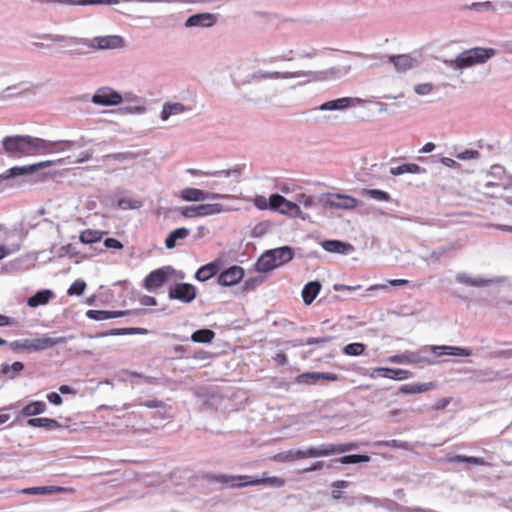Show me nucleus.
<instances>
[{
	"label": "nucleus",
	"instance_id": "ddd939ff",
	"mask_svg": "<svg viewBox=\"0 0 512 512\" xmlns=\"http://www.w3.org/2000/svg\"><path fill=\"white\" fill-rule=\"evenodd\" d=\"M338 375L331 372H304L296 377L298 384H315L318 380L337 381Z\"/></svg>",
	"mask_w": 512,
	"mask_h": 512
},
{
	"label": "nucleus",
	"instance_id": "f704fd0d",
	"mask_svg": "<svg viewBox=\"0 0 512 512\" xmlns=\"http://www.w3.org/2000/svg\"><path fill=\"white\" fill-rule=\"evenodd\" d=\"M104 232L94 229H86L80 233L79 239L83 244H93L99 242L103 237Z\"/></svg>",
	"mask_w": 512,
	"mask_h": 512
},
{
	"label": "nucleus",
	"instance_id": "58836bf2",
	"mask_svg": "<svg viewBox=\"0 0 512 512\" xmlns=\"http://www.w3.org/2000/svg\"><path fill=\"white\" fill-rule=\"evenodd\" d=\"M67 488L60 486H40L26 489L24 492L28 494H51L66 492Z\"/></svg>",
	"mask_w": 512,
	"mask_h": 512
},
{
	"label": "nucleus",
	"instance_id": "603ef678",
	"mask_svg": "<svg viewBox=\"0 0 512 512\" xmlns=\"http://www.w3.org/2000/svg\"><path fill=\"white\" fill-rule=\"evenodd\" d=\"M117 205L121 209H135L140 206V202L129 198H121L118 200Z\"/></svg>",
	"mask_w": 512,
	"mask_h": 512
},
{
	"label": "nucleus",
	"instance_id": "6ab92c4d",
	"mask_svg": "<svg viewBox=\"0 0 512 512\" xmlns=\"http://www.w3.org/2000/svg\"><path fill=\"white\" fill-rule=\"evenodd\" d=\"M360 100L357 98L343 97L336 100H331L323 103L320 106L321 110H341L359 104Z\"/></svg>",
	"mask_w": 512,
	"mask_h": 512
},
{
	"label": "nucleus",
	"instance_id": "4d7b16f0",
	"mask_svg": "<svg viewBox=\"0 0 512 512\" xmlns=\"http://www.w3.org/2000/svg\"><path fill=\"white\" fill-rule=\"evenodd\" d=\"M297 201L299 204L303 205L305 208H311L314 204V198L307 194H299L297 196Z\"/></svg>",
	"mask_w": 512,
	"mask_h": 512
},
{
	"label": "nucleus",
	"instance_id": "dca6fc26",
	"mask_svg": "<svg viewBox=\"0 0 512 512\" xmlns=\"http://www.w3.org/2000/svg\"><path fill=\"white\" fill-rule=\"evenodd\" d=\"M217 21V17L211 13H199L190 16L185 25L187 27H211Z\"/></svg>",
	"mask_w": 512,
	"mask_h": 512
},
{
	"label": "nucleus",
	"instance_id": "aec40b11",
	"mask_svg": "<svg viewBox=\"0 0 512 512\" xmlns=\"http://www.w3.org/2000/svg\"><path fill=\"white\" fill-rule=\"evenodd\" d=\"M189 234V229L185 227L177 228L171 231L165 239V247L167 249L175 248L178 244H180V241L186 239Z\"/></svg>",
	"mask_w": 512,
	"mask_h": 512
},
{
	"label": "nucleus",
	"instance_id": "a211bd4d",
	"mask_svg": "<svg viewBox=\"0 0 512 512\" xmlns=\"http://www.w3.org/2000/svg\"><path fill=\"white\" fill-rule=\"evenodd\" d=\"M389 62L392 63L395 69L399 72H405L412 69L417 61L407 54L389 56Z\"/></svg>",
	"mask_w": 512,
	"mask_h": 512
},
{
	"label": "nucleus",
	"instance_id": "a18cd8bd",
	"mask_svg": "<svg viewBox=\"0 0 512 512\" xmlns=\"http://www.w3.org/2000/svg\"><path fill=\"white\" fill-rule=\"evenodd\" d=\"M363 194L378 201H389L390 199V195L387 192L379 189H364Z\"/></svg>",
	"mask_w": 512,
	"mask_h": 512
},
{
	"label": "nucleus",
	"instance_id": "39448f33",
	"mask_svg": "<svg viewBox=\"0 0 512 512\" xmlns=\"http://www.w3.org/2000/svg\"><path fill=\"white\" fill-rule=\"evenodd\" d=\"M356 443L344 444H322L319 447H309L307 449L293 450V460L306 458L326 457L334 454H341L356 449Z\"/></svg>",
	"mask_w": 512,
	"mask_h": 512
},
{
	"label": "nucleus",
	"instance_id": "09e8293b",
	"mask_svg": "<svg viewBox=\"0 0 512 512\" xmlns=\"http://www.w3.org/2000/svg\"><path fill=\"white\" fill-rule=\"evenodd\" d=\"M285 201V197L280 194H272L269 197V205L271 210L279 211Z\"/></svg>",
	"mask_w": 512,
	"mask_h": 512
},
{
	"label": "nucleus",
	"instance_id": "4c0bfd02",
	"mask_svg": "<svg viewBox=\"0 0 512 512\" xmlns=\"http://www.w3.org/2000/svg\"><path fill=\"white\" fill-rule=\"evenodd\" d=\"M215 338V332L210 329H200L191 335V340L196 343H211Z\"/></svg>",
	"mask_w": 512,
	"mask_h": 512
},
{
	"label": "nucleus",
	"instance_id": "393cba45",
	"mask_svg": "<svg viewBox=\"0 0 512 512\" xmlns=\"http://www.w3.org/2000/svg\"><path fill=\"white\" fill-rule=\"evenodd\" d=\"M27 424L31 427L44 428L46 430H56L62 427L57 420L46 417L31 418L27 421Z\"/></svg>",
	"mask_w": 512,
	"mask_h": 512
},
{
	"label": "nucleus",
	"instance_id": "ea45409f",
	"mask_svg": "<svg viewBox=\"0 0 512 512\" xmlns=\"http://www.w3.org/2000/svg\"><path fill=\"white\" fill-rule=\"evenodd\" d=\"M331 337H311V338H308L305 342L302 341V340H294V341H290L289 343L293 346V347H299V346H304V345H312V344H325V343H328L331 341Z\"/></svg>",
	"mask_w": 512,
	"mask_h": 512
},
{
	"label": "nucleus",
	"instance_id": "5fc2aeb1",
	"mask_svg": "<svg viewBox=\"0 0 512 512\" xmlns=\"http://www.w3.org/2000/svg\"><path fill=\"white\" fill-rule=\"evenodd\" d=\"M80 5H114L118 4L119 0H79Z\"/></svg>",
	"mask_w": 512,
	"mask_h": 512
},
{
	"label": "nucleus",
	"instance_id": "c9c22d12",
	"mask_svg": "<svg viewBox=\"0 0 512 512\" xmlns=\"http://www.w3.org/2000/svg\"><path fill=\"white\" fill-rule=\"evenodd\" d=\"M186 110L185 106L181 103H166L163 106L161 118L163 121H166L171 115L180 114Z\"/></svg>",
	"mask_w": 512,
	"mask_h": 512
},
{
	"label": "nucleus",
	"instance_id": "4468645a",
	"mask_svg": "<svg viewBox=\"0 0 512 512\" xmlns=\"http://www.w3.org/2000/svg\"><path fill=\"white\" fill-rule=\"evenodd\" d=\"M168 274L163 268L150 272L143 281V287L148 291L161 288L167 281Z\"/></svg>",
	"mask_w": 512,
	"mask_h": 512
},
{
	"label": "nucleus",
	"instance_id": "0e129e2a",
	"mask_svg": "<svg viewBox=\"0 0 512 512\" xmlns=\"http://www.w3.org/2000/svg\"><path fill=\"white\" fill-rule=\"evenodd\" d=\"M141 405L147 407V408H161L164 406V402L161 401V400H148V401H145L143 403H141Z\"/></svg>",
	"mask_w": 512,
	"mask_h": 512
},
{
	"label": "nucleus",
	"instance_id": "f3484780",
	"mask_svg": "<svg viewBox=\"0 0 512 512\" xmlns=\"http://www.w3.org/2000/svg\"><path fill=\"white\" fill-rule=\"evenodd\" d=\"M431 351L436 356H442V355H453V356H464L468 357L472 355L471 349L468 348H462V347H456V346H431Z\"/></svg>",
	"mask_w": 512,
	"mask_h": 512
},
{
	"label": "nucleus",
	"instance_id": "052dcab7",
	"mask_svg": "<svg viewBox=\"0 0 512 512\" xmlns=\"http://www.w3.org/2000/svg\"><path fill=\"white\" fill-rule=\"evenodd\" d=\"M104 245L106 248H109V249H117V250L123 249V244L115 238L105 239Z\"/></svg>",
	"mask_w": 512,
	"mask_h": 512
},
{
	"label": "nucleus",
	"instance_id": "cd10ccee",
	"mask_svg": "<svg viewBox=\"0 0 512 512\" xmlns=\"http://www.w3.org/2000/svg\"><path fill=\"white\" fill-rule=\"evenodd\" d=\"M24 369V364L15 361L12 364L3 363L0 366V373L8 379H15Z\"/></svg>",
	"mask_w": 512,
	"mask_h": 512
},
{
	"label": "nucleus",
	"instance_id": "de8ad7c7",
	"mask_svg": "<svg viewBox=\"0 0 512 512\" xmlns=\"http://www.w3.org/2000/svg\"><path fill=\"white\" fill-rule=\"evenodd\" d=\"M9 347L13 351H28L30 352V347L28 345V339H19L8 343Z\"/></svg>",
	"mask_w": 512,
	"mask_h": 512
},
{
	"label": "nucleus",
	"instance_id": "f257e3e1",
	"mask_svg": "<svg viewBox=\"0 0 512 512\" xmlns=\"http://www.w3.org/2000/svg\"><path fill=\"white\" fill-rule=\"evenodd\" d=\"M2 146L6 154L16 158L36 156L47 151L44 139L30 135L6 136L2 139Z\"/></svg>",
	"mask_w": 512,
	"mask_h": 512
},
{
	"label": "nucleus",
	"instance_id": "13d9d810",
	"mask_svg": "<svg viewBox=\"0 0 512 512\" xmlns=\"http://www.w3.org/2000/svg\"><path fill=\"white\" fill-rule=\"evenodd\" d=\"M479 152L477 150H466L464 152L458 153L456 158L460 160H470L477 159L479 157Z\"/></svg>",
	"mask_w": 512,
	"mask_h": 512
},
{
	"label": "nucleus",
	"instance_id": "2eb2a0df",
	"mask_svg": "<svg viewBox=\"0 0 512 512\" xmlns=\"http://www.w3.org/2000/svg\"><path fill=\"white\" fill-rule=\"evenodd\" d=\"M66 342L65 337H47L43 336L40 338L28 339V345L30 347V352H38L42 350H46L51 348L57 344H63Z\"/></svg>",
	"mask_w": 512,
	"mask_h": 512
},
{
	"label": "nucleus",
	"instance_id": "c85d7f7f",
	"mask_svg": "<svg viewBox=\"0 0 512 512\" xmlns=\"http://www.w3.org/2000/svg\"><path fill=\"white\" fill-rule=\"evenodd\" d=\"M273 257L277 262V266H282L293 259L294 252L292 248L288 246L279 247L271 250Z\"/></svg>",
	"mask_w": 512,
	"mask_h": 512
},
{
	"label": "nucleus",
	"instance_id": "c756f323",
	"mask_svg": "<svg viewBox=\"0 0 512 512\" xmlns=\"http://www.w3.org/2000/svg\"><path fill=\"white\" fill-rule=\"evenodd\" d=\"M94 42L96 44L93 46L99 49H112L121 46L122 38L119 36H105L95 38Z\"/></svg>",
	"mask_w": 512,
	"mask_h": 512
},
{
	"label": "nucleus",
	"instance_id": "b1692460",
	"mask_svg": "<svg viewBox=\"0 0 512 512\" xmlns=\"http://www.w3.org/2000/svg\"><path fill=\"white\" fill-rule=\"evenodd\" d=\"M127 311H105V310H88L86 315L89 319L95 321H103L112 318H118L126 315Z\"/></svg>",
	"mask_w": 512,
	"mask_h": 512
},
{
	"label": "nucleus",
	"instance_id": "6e6d98bb",
	"mask_svg": "<svg viewBox=\"0 0 512 512\" xmlns=\"http://www.w3.org/2000/svg\"><path fill=\"white\" fill-rule=\"evenodd\" d=\"M254 205L260 210L270 209L269 199L265 196L258 195L254 198Z\"/></svg>",
	"mask_w": 512,
	"mask_h": 512
},
{
	"label": "nucleus",
	"instance_id": "9d476101",
	"mask_svg": "<svg viewBox=\"0 0 512 512\" xmlns=\"http://www.w3.org/2000/svg\"><path fill=\"white\" fill-rule=\"evenodd\" d=\"M226 195L210 193L198 188H184L180 192V198L187 202H200L206 199H224Z\"/></svg>",
	"mask_w": 512,
	"mask_h": 512
},
{
	"label": "nucleus",
	"instance_id": "338daca9",
	"mask_svg": "<svg viewBox=\"0 0 512 512\" xmlns=\"http://www.w3.org/2000/svg\"><path fill=\"white\" fill-rule=\"evenodd\" d=\"M47 399L50 403L54 404V405H60L62 404V398L59 394H57L56 392H51L47 395Z\"/></svg>",
	"mask_w": 512,
	"mask_h": 512
},
{
	"label": "nucleus",
	"instance_id": "a878e982",
	"mask_svg": "<svg viewBox=\"0 0 512 512\" xmlns=\"http://www.w3.org/2000/svg\"><path fill=\"white\" fill-rule=\"evenodd\" d=\"M256 266H257V270L262 273L272 271L273 269L278 267L277 262H276L275 258L273 257V253L271 250L262 254V256L257 261Z\"/></svg>",
	"mask_w": 512,
	"mask_h": 512
},
{
	"label": "nucleus",
	"instance_id": "e433bc0d",
	"mask_svg": "<svg viewBox=\"0 0 512 512\" xmlns=\"http://www.w3.org/2000/svg\"><path fill=\"white\" fill-rule=\"evenodd\" d=\"M378 371L384 372L383 376L389 379L404 380L412 376V373L403 369L379 368Z\"/></svg>",
	"mask_w": 512,
	"mask_h": 512
},
{
	"label": "nucleus",
	"instance_id": "1a4fd4ad",
	"mask_svg": "<svg viewBox=\"0 0 512 512\" xmlns=\"http://www.w3.org/2000/svg\"><path fill=\"white\" fill-rule=\"evenodd\" d=\"M196 288L189 283H179L170 288L168 296L183 303H190L196 298Z\"/></svg>",
	"mask_w": 512,
	"mask_h": 512
},
{
	"label": "nucleus",
	"instance_id": "e2e57ef3",
	"mask_svg": "<svg viewBox=\"0 0 512 512\" xmlns=\"http://www.w3.org/2000/svg\"><path fill=\"white\" fill-rule=\"evenodd\" d=\"M38 38L46 39V40H51L53 42H64L66 40L65 36H62V35H52V34L41 35V36H38Z\"/></svg>",
	"mask_w": 512,
	"mask_h": 512
},
{
	"label": "nucleus",
	"instance_id": "20e7f679",
	"mask_svg": "<svg viewBox=\"0 0 512 512\" xmlns=\"http://www.w3.org/2000/svg\"><path fill=\"white\" fill-rule=\"evenodd\" d=\"M494 55L495 50L492 48L475 47L461 52L455 59L446 61V63L455 69H465L483 64Z\"/></svg>",
	"mask_w": 512,
	"mask_h": 512
},
{
	"label": "nucleus",
	"instance_id": "864d4df0",
	"mask_svg": "<svg viewBox=\"0 0 512 512\" xmlns=\"http://www.w3.org/2000/svg\"><path fill=\"white\" fill-rule=\"evenodd\" d=\"M332 487H333V490H332L333 498L339 499L341 497V489L348 487V482L344 481V480H338L332 484Z\"/></svg>",
	"mask_w": 512,
	"mask_h": 512
},
{
	"label": "nucleus",
	"instance_id": "473e14b6",
	"mask_svg": "<svg viewBox=\"0 0 512 512\" xmlns=\"http://www.w3.org/2000/svg\"><path fill=\"white\" fill-rule=\"evenodd\" d=\"M322 247L328 252L344 254L351 248V245L339 240H326L322 243Z\"/></svg>",
	"mask_w": 512,
	"mask_h": 512
},
{
	"label": "nucleus",
	"instance_id": "4be33fe9",
	"mask_svg": "<svg viewBox=\"0 0 512 512\" xmlns=\"http://www.w3.org/2000/svg\"><path fill=\"white\" fill-rule=\"evenodd\" d=\"M436 387L435 383L428 382V383H409L402 385L399 388V393L402 394H418L430 391Z\"/></svg>",
	"mask_w": 512,
	"mask_h": 512
},
{
	"label": "nucleus",
	"instance_id": "423d86ee",
	"mask_svg": "<svg viewBox=\"0 0 512 512\" xmlns=\"http://www.w3.org/2000/svg\"><path fill=\"white\" fill-rule=\"evenodd\" d=\"M223 211V205L219 203L200 204L182 207L180 213L185 218L206 217L219 214Z\"/></svg>",
	"mask_w": 512,
	"mask_h": 512
},
{
	"label": "nucleus",
	"instance_id": "774afa93",
	"mask_svg": "<svg viewBox=\"0 0 512 512\" xmlns=\"http://www.w3.org/2000/svg\"><path fill=\"white\" fill-rule=\"evenodd\" d=\"M450 402H451L450 398H441L435 403L434 409L435 410H443L450 404Z\"/></svg>",
	"mask_w": 512,
	"mask_h": 512
},
{
	"label": "nucleus",
	"instance_id": "0eeeda50",
	"mask_svg": "<svg viewBox=\"0 0 512 512\" xmlns=\"http://www.w3.org/2000/svg\"><path fill=\"white\" fill-rule=\"evenodd\" d=\"M245 165H236L235 167L228 170L221 171H202L198 169L189 168L187 173L192 176H206V177H231L234 183L240 182V177L244 171Z\"/></svg>",
	"mask_w": 512,
	"mask_h": 512
},
{
	"label": "nucleus",
	"instance_id": "a19ab883",
	"mask_svg": "<svg viewBox=\"0 0 512 512\" xmlns=\"http://www.w3.org/2000/svg\"><path fill=\"white\" fill-rule=\"evenodd\" d=\"M279 212L282 214H290L293 216H299L301 214L299 205L297 203L287 200L286 198Z\"/></svg>",
	"mask_w": 512,
	"mask_h": 512
},
{
	"label": "nucleus",
	"instance_id": "7c9ffc66",
	"mask_svg": "<svg viewBox=\"0 0 512 512\" xmlns=\"http://www.w3.org/2000/svg\"><path fill=\"white\" fill-rule=\"evenodd\" d=\"M52 296H53L52 291H50V290H41V291H38L33 296L29 297L28 300H27V304L30 307H38L40 305H45V304H47L50 301Z\"/></svg>",
	"mask_w": 512,
	"mask_h": 512
},
{
	"label": "nucleus",
	"instance_id": "79ce46f5",
	"mask_svg": "<svg viewBox=\"0 0 512 512\" xmlns=\"http://www.w3.org/2000/svg\"><path fill=\"white\" fill-rule=\"evenodd\" d=\"M341 464H355L369 462L370 457L368 455H346L340 457L338 460Z\"/></svg>",
	"mask_w": 512,
	"mask_h": 512
},
{
	"label": "nucleus",
	"instance_id": "2f4dec72",
	"mask_svg": "<svg viewBox=\"0 0 512 512\" xmlns=\"http://www.w3.org/2000/svg\"><path fill=\"white\" fill-rule=\"evenodd\" d=\"M424 172V169L414 163H405L397 167L390 168V174L393 176H399L405 173L419 174Z\"/></svg>",
	"mask_w": 512,
	"mask_h": 512
},
{
	"label": "nucleus",
	"instance_id": "3c124183",
	"mask_svg": "<svg viewBox=\"0 0 512 512\" xmlns=\"http://www.w3.org/2000/svg\"><path fill=\"white\" fill-rule=\"evenodd\" d=\"M275 462L285 463V462H293V450H287L280 452L272 457Z\"/></svg>",
	"mask_w": 512,
	"mask_h": 512
},
{
	"label": "nucleus",
	"instance_id": "72a5a7b5",
	"mask_svg": "<svg viewBox=\"0 0 512 512\" xmlns=\"http://www.w3.org/2000/svg\"><path fill=\"white\" fill-rule=\"evenodd\" d=\"M46 403L43 401H34L25 405L22 409V415L26 417L36 416L46 411Z\"/></svg>",
	"mask_w": 512,
	"mask_h": 512
},
{
	"label": "nucleus",
	"instance_id": "49530a36",
	"mask_svg": "<svg viewBox=\"0 0 512 512\" xmlns=\"http://www.w3.org/2000/svg\"><path fill=\"white\" fill-rule=\"evenodd\" d=\"M86 288V283L83 280H76L69 287L67 294L69 296L77 295L80 296L84 293Z\"/></svg>",
	"mask_w": 512,
	"mask_h": 512
},
{
	"label": "nucleus",
	"instance_id": "6e6552de",
	"mask_svg": "<svg viewBox=\"0 0 512 512\" xmlns=\"http://www.w3.org/2000/svg\"><path fill=\"white\" fill-rule=\"evenodd\" d=\"M325 204L332 209L352 210L357 207L358 200L345 194L328 193Z\"/></svg>",
	"mask_w": 512,
	"mask_h": 512
},
{
	"label": "nucleus",
	"instance_id": "f03ea898",
	"mask_svg": "<svg viewBox=\"0 0 512 512\" xmlns=\"http://www.w3.org/2000/svg\"><path fill=\"white\" fill-rule=\"evenodd\" d=\"M92 157V152L90 151H84L80 154V156L74 160H70V157L67 158H60L57 160H45L38 163L25 165V166H14L8 170H6L4 173L0 174V182L4 180H8L10 178L32 174L40 169H44L56 164H64L66 160H68V163L78 164L83 163L85 161L90 160Z\"/></svg>",
	"mask_w": 512,
	"mask_h": 512
},
{
	"label": "nucleus",
	"instance_id": "5701e85b",
	"mask_svg": "<svg viewBox=\"0 0 512 512\" xmlns=\"http://www.w3.org/2000/svg\"><path fill=\"white\" fill-rule=\"evenodd\" d=\"M220 270V265L217 262H210L202 267H200L195 273V278L198 281H207L213 276H215Z\"/></svg>",
	"mask_w": 512,
	"mask_h": 512
},
{
	"label": "nucleus",
	"instance_id": "bb28decb",
	"mask_svg": "<svg viewBox=\"0 0 512 512\" xmlns=\"http://www.w3.org/2000/svg\"><path fill=\"white\" fill-rule=\"evenodd\" d=\"M321 290V284L318 281L308 282L302 290V298L305 304H311Z\"/></svg>",
	"mask_w": 512,
	"mask_h": 512
},
{
	"label": "nucleus",
	"instance_id": "f8f14e48",
	"mask_svg": "<svg viewBox=\"0 0 512 512\" xmlns=\"http://www.w3.org/2000/svg\"><path fill=\"white\" fill-rule=\"evenodd\" d=\"M92 101L99 105H118L122 102V96L110 88H102L94 94Z\"/></svg>",
	"mask_w": 512,
	"mask_h": 512
},
{
	"label": "nucleus",
	"instance_id": "c03bdc74",
	"mask_svg": "<svg viewBox=\"0 0 512 512\" xmlns=\"http://www.w3.org/2000/svg\"><path fill=\"white\" fill-rule=\"evenodd\" d=\"M451 460L454 462H467L478 466H484L487 464L483 458L473 456L456 455Z\"/></svg>",
	"mask_w": 512,
	"mask_h": 512
},
{
	"label": "nucleus",
	"instance_id": "8fccbe9b",
	"mask_svg": "<svg viewBox=\"0 0 512 512\" xmlns=\"http://www.w3.org/2000/svg\"><path fill=\"white\" fill-rule=\"evenodd\" d=\"M377 446H384V447H390V448H397V449H406L407 443L401 442L399 440H384V441H378L375 443Z\"/></svg>",
	"mask_w": 512,
	"mask_h": 512
},
{
	"label": "nucleus",
	"instance_id": "9b49d317",
	"mask_svg": "<svg viewBox=\"0 0 512 512\" xmlns=\"http://www.w3.org/2000/svg\"><path fill=\"white\" fill-rule=\"evenodd\" d=\"M244 276V270L240 266H232L221 272L217 282L221 286H233L239 283Z\"/></svg>",
	"mask_w": 512,
	"mask_h": 512
},
{
	"label": "nucleus",
	"instance_id": "69168bd1",
	"mask_svg": "<svg viewBox=\"0 0 512 512\" xmlns=\"http://www.w3.org/2000/svg\"><path fill=\"white\" fill-rule=\"evenodd\" d=\"M140 303L145 306H155L157 305V301L154 297L149 295H144L140 298Z\"/></svg>",
	"mask_w": 512,
	"mask_h": 512
},
{
	"label": "nucleus",
	"instance_id": "680f3d73",
	"mask_svg": "<svg viewBox=\"0 0 512 512\" xmlns=\"http://www.w3.org/2000/svg\"><path fill=\"white\" fill-rule=\"evenodd\" d=\"M391 361L392 362H397V363H403V362H406V363H418L419 360L416 359V358H411L410 356L408 355H398V356H394L391 358Z\"/></svg>",
	"mask_w": 512,
	"mask_h": 512
},
{
	"label": "nucleus",
	"instance_id": "7ed1b4c3",
	"mask_svg": "<svg viewBox=\"0 0 512 512\" xmlns=\"http://www.w3.org/2000/svg\"><path fill=\"white\" fill-rule=\"evenodd\" d=\"M207 479L216 481L222 484L231 483L233 487H245V486H256V485H270L275 487H282L285 485V479L277 476L253 478L248 475L241 476H228L224 474L219 475H208Z\"/></svg>",
	"mask_w": 512,
	"mask_h": 512
},
{
	"label": "nucleus",
	"instance_id": "412c9836",
	"mask_svg": "<svg viewBox=\"0 0 512 512\" xmlns=\"http://www.w3.org/2000/svg\"><path fill=\"white\" fill-rule=\"evenodd\" d=\"M44 143L46 144L47 151L41 153L40 155L63 152L71 149L76 145V142L69 140L48 141L44 139Z\"/></svg>",
	"mask_w": 512,
	"mask_h": 512
},
{
	"label": "nucleus",
	"instance_id": "37998d69",
	"mask_svg": "<svg viewBox=\"0 0 512 512\" xmlns=\"http://www.w3.org/2000/svg\"><path fill=\"white\" fill-rule=\"evenodd\" d=\"M366 346L363 343H350L346 345L343 352L349 356H359L364 353Z\"/></svg>",
	"mask_w": 512,
	"mask_h": 512
},
{
	"label": "nucleus",
	"instance_id": "bf43d9fd",
	"mask_svg": "<svg viewBox=\"0 0 512 512\" xmlns=\"http://www.w3.org/2000/svg\"><path fill=\"white\" fill-rule=\"evenodd\" d=\"M414 90L419 95H427L433 90V85L431 83L418 84Z\"/></svg>",
	"mask_w": 512,
	"mask_h": 512
}]
</instances>
